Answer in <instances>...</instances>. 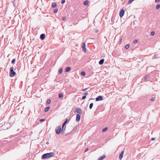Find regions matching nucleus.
Segmentation results:
<instances>
[{
    "instance_id": "nucleus-5",
    "label": "nucleus",
    "mask_w": 160,
    "mask_h": 160,
    "mask_svg": "<svg viewBox=\"0 0 160 160\" xmlns=\"http://www.w3.org/2000/svg\"><path fill=\"white\" fill-rule=\"evenodd\" d=\"M74 112H77L79 114H82V112L80 108H75L74 109Z\"/></svg>"
},
{
    "instance_id": "nucleus-45",
    "label": "nucleus",
    "mask_w": 160,
    "mask_h": 160,
    "mask_svg": "<svg viewBox=\"0 0 160 160\" xmlns=\"http://www.w3.org/2000/svg\"><path fill=\"white\" fill-rule=\"evenodd\" d=\"M155 139V138H151V140L152 141H153Z\"/></svg>"
},
{
    "instance_id": "nucleus-44",
    "label": "nucleus",
    "mask_w": 160,
    "mask_h": 160,
    "mask_svg": "<svg viewBox=\"0 0 160 160\" xmlns=\"http://www.w3.org/2000/svg\"><path fill=\"white\" fill-rule=\"evenodd\" d=\"M77 130V127H75V128H74V129H73V131H76V130Z\"/></svg>"
},
{
    "instance_id": "nucleus-9",
    "label": "nucleus",
    "mask_w": 160,
    "mask_h": 160,
    "mask_svg": "<svg viewBox=\"0 0 160 160\" xmlns=\"http://www.w3.org/2000/svg\"><path fill=\"white\" fill-rule=\"evenodd\" d=\"M160 57V53L159 54H154L153 56L152 57V58L153 59L157 58Z\"/></svg>"
},
{
    "instance_id": "nucleus-6",
    "label": "nucleus",
    "mask_w": 160,
    "mask_h": 160,
    "mask_svg": "<svg viewBox=\"0 0 160 160\" xmlns=\"http://www.w3.org/2000/svg\"><path fill=\"white\" fill-rule=\"evenodd\" d=\"M124 13L125 11L123 9H122L120 10L119 13L120 17L121 18L123 16Z\"/></svg>"
},
{
    "instance_id": "nucleus-24",
    "label": "nucleus",
    "mask_w": 160,
    "mask_h": 160,
    "mask_svg": "<svg viewBox=\"0 0 160 160\" xmlns=\"http://www.w3.org/2000/svg\"><path fill=\"white\" fill-rule=\"evenodd\" d=\"M160 8V4H158L156 6V9L157 10L158 9Z\"/></svg>"
},
{
    "instance_id": "nucleus-29",
    "label": "nucleus",
    "mask_w": 160,
    "mask_h": 160,
    "mask_svg": "<svg viewBox=\"0 0 160 160\" xmlns=\"http://www.w3.org/2000/svg\"><path fill=\"white\" fill-rule=\"evenodd\" d=\"M149 78V76L148 75H146L144 79L145 80H146L147 79H148Z\"/></svg>"
},
{
    "instance_id": "nucleus-16",
    "label": "nucleus",
    "mask_w": 160,
    "mask_h": 160,
    "mask_svg": "<svg viewBox=\"0 0 160 160\" xmlns=\"http://www.w3.org/2000/svg\"><path fill=\"white\" fill-rule=\"evenodd\" d=\"M50 108V107L49 106L46 107L44 109L45 112H48L49 110V109Z\"/></svg>"
},
{
    "instance_id": "nucleus-46",
    "label": "nucleus",
    "mask_w": 160,
    "mask_h": 160,
    "mask_svg": "<svg viewBox=\"0 0 160 160\" xmlns=\"http://www.w3.org/2000/svg\"><path fill=\"white\" fill-rule=\"evenodd\" d=\"M122 38L120 39V43L122 42Z\"/></svg>"
},
{
    "instance_id": "nucleus-37",
    "label": "nucleus",
    "mask_w": 160,
    "mask_h": 160,
    "mask_svg": "<svg viewBox=\"0 0 160 160\" xmlns=\"http://www.w3.org/2000/svg\"><path fill=\"white\" fill-rule=\"evenodd\" d=\"M134 0H129L128 1V3L129 4L131 2H132Z\"/></svg>"
},
{
    "instance_id": "nucleus-15",
    "label": "nucleus",
    "mask_w": 160,
    "mask_h": 160,
    "mask_svg": "<svg viewBox=\"0 0 160 160\" xmlns=\"http://www.w3.org/2000/svg\"><path fill=\"white\" fill-rule=\"evenodd\" d=\"M57 3H52V7L53 8H55L57 6Z\"/></svg>"
},
{
    "instance_id": "nucleus-35",
    "label": "nucleus",
    "mask_w": 160,
    "mask_h": 160,
    "mask_svg": "<svg viewBox=\"0 0 160 160\" xmlns=\"http://www.w3.org/2000/svg\"><path fill=\"white\" fill-rule=\"evenodd\" d=\"M160 2V0H155V2L156 3H158Z\"/></svg>"
},
{
    "instance_id": "nucleus-18",
    "label": "nucleus",
    "mask_w": 160,
    "mask_h": 160,
    "mask_svg": "<svg viewBox=\"0 0 160 160\" xmlns=\"http://www.w3.org/2000/svg\"><path fill=\"white\" fill-rule=\"evenodd\" d=\"M63 97V95L62 93H59L58 94V98H62Z\"/></svg>"
},
{
    "instance_id": "nucleus-30",
    "label": "nucleus",
    "mask_w": 160,
    "mask_h": 160,
    "mask_svg": "<svg viewBox=\"0 0 160 160\" xmlns=\"http://www.w3.org/2000/svg\"><path fill=\"white\" fill-rule=\"evenodd\" d=\"M155 34V32L154 31H152L151 32V36H153Z\"/></svg>"
},
{
    "instance_id": "nucleus-38",
    "label": "nucleus",
    "mask_w": 160,
    "mask_h": 160,
    "mask_svg": "<svg viewBox=\"0 0 160 160\" xmlns=\"http://www.w3.org/2000/svg\"><path fill=\"white\" fill-rule=\"evenodd\" d=\"M86 98V96L84 95L82 96V100H84Z\"/></svg>"
},
{
    "instance_id": "nucleus-13",
    "label": "nucleus",
    "mask_w": 160,
    "mask_h": 160,
    "mask_svg": "<svg viewBox=\"0 0 160 160\" xmlns=\"http://www.w3.org/2000/svg\"><path fill=\"white\" fill-rule=\"evenodd\" d=\"M106 157V156L105 155H103L101 157H99L98 159V160H102L104 159Z\"/></svg>"
},
{
    "instance_id": "nucleus-10",
    "label": "nucleus",
    "mask_w": 160,
    "mask_h": 160,
    "mask_svg": "<svg viewBox=\"0 0 160 160\" xmlns=\"http://www.w3.org/2000/svg\"><path fill=\"white\" fill-rule=\"evenodd\" d=\"M81 116L79 114H77L76 115V121L78 122L80 120Z\"/></svg>"
},
{
    "instance_id": "nucleus-22",
    "label": "nucleus",
    "mask_w": 160,
    "mask_h": 160,
    "mask_svg": "<svg viewBox=\"0 0 160 160\" xmlns=\"http://www.w3.org/2000/svg\"><path fill=\"white\" fill-rule=\"evenodd\" d=\"M81 74L82 76H85L86 74L85 72L84 71H82L81 73Z\"/></svg>"
},
{
    "instance_id": "nucleus-42",
    "label": "nucleus",
    "mask_w": 160,
    "mask_h": 160,
    "mask_svg": "<svg viewBox=\"0 0 160 160\" xmlns=\"http://www.w3.org/2000/svg\"><path fill=\"white\" fill-rule=\"evenodd\" d=\"M124 149L121 152L120 154H122L123 155V154L124 153Z\"/></svg>"
},
{
    "instance_id": "nucleus-48",
    "label": "nucleus",
    "mask_w": 160,
    "mask_h": 160,
    "mask_svg": "<svg viewBox=\"0 0 160 160\" xmlns=\"http://www.w3.org/2000/svg\"><path fill=\"white\" fill-rule=\"evenodd\" d=\"M48 143H49V142H46V144H48Z\"/></svg>"
},
{
    "instance_id": "nucleus-19",
    "label": "nucleus",
    "mask_w": 160,
    "mask_h": 160,
    "mask_svg": "<svg viewBox=\"0 0 160 160\" xmlns=\"http://www.w3.org/2000/svg\"><path fill=\"white\" fill-rule=\"evenodd\" d=\"M62 71H63V69H62V68L61 67V68L59 70V73L60 74H62Z\"/></svg>"
},
{
    "instance_id": "nucleus-12",
    "label": "nucleus",
    "mask_w": 160,
    "mask_h": 160,
    "mask_svg": "<svg viewBox=\"0 0 160 160\" xmlns=\"http://www.w3.org/2000/svg\"><path fill=\"white\" fill-rule=\"evenodd\" d=\"M71 69V68L70 67H68L66 68L65 72H69Z\"/></svg>"
},
{
    "instance_id": "nucleus-2",
    "label": "nucleus",
    "mask_w": 160,
    "mask_h": 160,
    "mask_svg": "<svg viewBox=\"0 0 160 160\" xmlns=\"http://www.w3.org/2000/svg\"><path fill=\"white\" fill-rule=\"evenodd\" d=\"M70 119L71 118H70L69 121H68V119L66 118L65 119V121L64 122L62 126V131L63 132H65L66 128V126H65V125H66V124H67V123L69 121Z\"/></svg>"
},
{
    "instance_id": "nucleus-4",
    "label": "nucleus",
    "mask_w": 160,
    "mask_h": 160,
    "mask_svg": "<svg viewBox=\"0 0 160 160\" xmlns=\"http://www.w3.org/2000/svg\"><path fill=\"white\" fill-rule=\"evenodd\" d=\"M62 129H61V127L60 126H58L56 127L55 129V132L56 133L59 135L60 133L61 132L62 133V134H63L64 132H63L62 131Z\"/></svg>"
},
{
    "instance_id": "nucleus-40",
    "label": "nucleus",
    "mask_w": 160,
    "mask_h": 160,
    "mask_svg": "<svg viewBox=\"0 0 160 160\" xmlns=\"http://www.w3.org/2000/svg\"><path fill=\"white\" fill-rule=\"evenodd\" d=\"M88 88H85L84 89H83L82 91L83 92L85 91L86 90H87Z\"/></svg>"
},
{
    "instance_id": "nucleus-28",
    "label": "nucleus",
    "mask_w": 160,
    "mask_h": 160,
    "mask_svg": "<svg viewBox=\"0 0 160 160\" xmlns=\"http://www.w3.org/2000/svg\"><path fill=\"white\" fill-rule=\"evenodd\" d=\"M123 157V155L120 154L119 156V158L120 160H121L122 159V158Z\"/></svg>"
},
{
    "instance_id": "nucleus-31",
    "label": "nucleus",
    "mask_w": 160,
    "mask_h": 160,
    "mask_svg": "<svg viewBox=\"0 0 160 160\" xmlns=\"http://www.w3.org/2000/svg\"><path fill=\"white\" fill-rule=\"evenodd\" d=\"M13 119V116H11L10 117V118H9V121H11V120H12V119Z\"/></svg>"
},
{
    "instance_id": "nucleus-3",
    "label": "nucleus",
    "mask_w": 160,
    "mask_h": 160,
    "mask_svg": "<svg viewBox=\"0 0 160 160\" xmlns=\"http://www.w3.org/2000/svg\"><path fill=\"white\" fill-rule=\"evenodd\" d=\"M13 69L14 68L13 67H11L10 68L9 76L11 77H12L14 76L16 74V73L14 71Z\"/></svg>"
},
{
    "instance_id": "nucleus-41",
    "label": "nucleus",
    "mask_w": 160,
    "mask_h": 160,
    "mask_svg": "<svg viewBox=\"0 0 160 160\" xmlns=\"http://www.w3.org/2000/svg\"><path fill=\"white\" fill-rule=\"evenodd\" d=\"M88 92L84 93V94L85 96H86V95L88 94Z\"/></svg>"
},
{
    "instance_id": "nucleus-47",
    "label": "nucleus",
    "mask_w": 160,
    "mask_h": 160,
    "mask_svg": "<svg viewBox=\"0 0 160 160\" xmlns=\"http://www.w3.org/2000/svg\"><path fill=\"white\" fill-rule=\"evenodd\" d=\"M92 99H93L92 98H91L89 99V101H90V100H92Z\"/></svg>"
},
{
    "instance_id": "nucleus-33",
    "label": "nucleus",
    "mask_w": 160,
    "mask_h": 160,
    "mask_svg": "<svg viewBox=\"0 0 160 160\" xmlns=\"http://www.w3.org/2000/svg\"><path fill=\"white\" fill-rule=\"evenodd\" d=\"M138 42V40L136 39L133 42V43L135 44L137 43Z\"/></svg>"
},
{
    "instance_id": "nucleus-34",
    "label": "nucleus",
    "mask_w": 160,
    "mask_h": 160,
    "mask_svg": "<svg viewBox=\"0 0 160 160\" xmlns=\"http://www.w3.org/2000/svg\"><path fill=\"white\" fill-rule=\"evenodd\" d=\"M155 99H156V98L155 97H153V98H152L151 99V101H154L155 100Z\"/></svg>"
},
{
    "instance_id": "nucleus-27",
    "label": "nucleus",
    "mask_w": 160,
    "mask_h": 160,
    "mask_svg": "<svg viewBox=\"0 0 160 160\" xmlns=\"http://www.w3.org/2000/svg\"><path fill=\"white\" fill-rule=\"evenodd\" d=\"M58 8H55L53 11V12L54 13H56L58 11Z\"/></svg>"
},
{
    "instance_id": "nucleus-20",
    "label": "nucleus",
    "mask_w": 160,
    "mask_h": 160,
    "mask_svg": "<svg viewBox=\"0 0 160 160\" xmlns=\"http://www.w3.org/2000/svg\"><path fill=\"white\" fill-rule=\"evenodd\" d=\"M108 129V127H105V128H104L102 130V132H105Z\"/></svg>"
},
{
    "instance_id": "nucleus-14",
    "label": "nucleus",
    "mask_w": 160,
    "mask_h": 160,
    "mask_svg": "<svg viewBox=\"0 0 160 160\" xmlns=\"http://www.w3.org/2000/svg\"><path fill=\"white\" fill-rule=\"evenodd\" d=\"M104 59H101L99 62V64L100 65L104 63Z\"/></svg>"
},
{
    "instance_id": "nucleus-7",
    "label": "nucleus",
    "mask_w": 160,
    "mask_h": 160,
    "mask_svg": "<svg viewBox=\"0 0 160 160\" xmlns=\"http://www.w3.org/2000/svg\"><path fill=\"white\" fill-rule=\"evenodd\" d=\"M102 97L101 96H99L96 98V101H98L103 100Z\"/></svg>"
},
{
    "instance_id": "nucleus-39",
    "label": "nucleus",
    "mask_w": 160,
    "mask_h": 160,
    "mask_svg": "<svg viewBox=\"0 0 160 160\" xmlns=\"http://www.w3.org/2000/svg\"><path fill=\"white\" fill-rule=\"evenodd\" d=\"M45 120V119H40L39 121L40 122H44Z\"/></svg>"
},
{
    "instance_id": "nucleus-26",
    "label": "nucleus",
    "mask_w": 160,
    "mask_h": 160,
    "mask_svg": "<svg viewBox=\"0 0 160 160\" xmlns=\"http://www.w3.org/2000/svg\"><path fill=\"white\" fill-rule=\"evenodd\" d=\"M129 44H128L127 45H126L125 46V48L126 49H128L129 47Z\"/></svg>"
},
{
    "instance_id": "nucleus-11",
    "label": "nucleus",
    "mask_w": 160,
    "mask_h": 160,
    "mask_svg": "<svg viewBox=\"0 0 160 160\" xmlns=\"http://www.w3.org/2000/svg\"><path fill=\"white\" fill-rule=\"evenodd\" d=\"M45 38V34L43 33L41 34L40 36V38L41 40H43Z\"/></svg>"
},
{
    "instance_id": "nucleus-17",
    "label": "nucleus",
    "mask_w": 160,
    "mask_h": 160,
    "mask_svg": "<svg viewBox=\"0 0 160 160\" xmlns=\"http://www.w3.org/2000/svg\"><path fill=\"white\" fill-rule=\"evenodd\" d=\"M88 0H86L83 2V4L84 5H88Z\"/></svg>"
},
{
    "instance_id": "nucleus-25",
    "label": "nucleus",
    "mask_w": 160,
    "mask_h": 160,
    "mask_svg": "<svg viewBox=\"0 0 160 160\" xmlns=\"http://www.w3.org/2000/svg\"><path fill=\"white\" fill-rule=\"evenodd\" d=\"M16 61V59L14 58L11 61V63L12 64H14L15 63Z\"/></svg>"
},
{
    "instance_id": "nucleus-43",
    "label": "nucleus",
    "mask_w": 160,
    "mask_h": 160,
    "mask_svg": "<svg viewBox=\"0 0 160 160\" xmlns=\"http://www.w3.org/2000/svg\"><path fill=\"white\" fill-rule=\"evenodd\" d=\"M88 150V148H86L85 149V151H84V152H87V151Z\"/></svg>"
},
{
    "instance_id": "nucleus-32",
    "label": "nucleus",
    "mask_w": 160,
    "mask_h": 160,
    "mask_svg": "<svg viewBox=\"0 0 160 160\" xmlns=\"http://www.w3.org/2000/svg\"><path fill=\"white\" fill-rule=\"evenodd\" d=\"M65 0H62L61 2V3L62 4H63L64 3H65Z\"/></svg>"
},
{
    "instance_id": "nucleus-1",
    "label": "nucleus",
    "mask_w": 160,
    "mask_h": 160,
    "mask_svg": "<svg viewBox=\"0 0 160 160\" xmlns=\"http://www.w3.org/2000/svg\"><path fill=\"white\" fill-rule=\"evenodd\" d=\"M53 155L54 153L52 152L45 153L42 155V159L47 158L53 156Z\"/></svg>"
},
{
    "instance_id": "nucleus-21",
    "label": "nucleus",
    "mask_w": 160,
    "mask_h": 160,
    "mask_svg": "<svg viewBox=\"0 0 160 160\" xmlns=\"http://www.w3.org/2000/svg\"><path fill=\"white\" fill-rule=\"evenodd\" d=\"M93 103H91L90 104L89 107L90 109H91L92 108L93 106Z\"/></svg>"
},
{
    "instance_id": "nucleus-36",
    "label": "nucleus",
    "mask_w": 160,
    "mask_h": 160,
    "mask_svg": "<svg viewBox=\"0 0 160 160\" xmlns=\"http://www.w3.org/2000/svg\"><path fill=\"white\" fill-rule=\"evenodd\" d=\"M62 19L63 21H65L66 20L67 18L66 17H64L62 18Z\"/></svg>"
},
{
    "instance_id": "nucleus-23",
    "label": "nucleus",
    "mask_w": 160,
    "mask_h": 160,
    "mask_svg": "<svg viewBox=\"0 0 160 160\" xmlns=\"http://www.w3.org/2000/svg\"><path fill=\"white\" fill-rule=\"evenodd\" d=\"M51 100L50 99H48L47 100V103L48 104H49L51 103Z\"/></svg>"
},
{
    "instance_id": "nucleus-8",
    "label": "nucleus",
    "mask_w": 160,
    "mask_h": 160,
    "mask_svg": "<svg viewBox=\"0 0 160 160\" xmlns=\"http://www.w3.org/2000/svg\"><path fill=\"white\" fill-rule=\"evenodd\" d=\"M82 48L83 52H86V45L85 42H83L82 44Z\"/></svg>"
}]
</instances>
